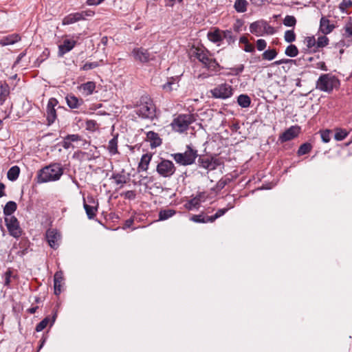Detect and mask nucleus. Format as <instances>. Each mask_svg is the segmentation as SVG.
Instances as JSON below:
<instances>
[{
  "mask_svg": "<svg viewBox=\"0 0 352 352\" xmlns=\"http://www.w3.org/2000/svg\"><path fill=\"white\" fill-rule=\"evenodd\" d=\"M210 93L212 97L215 99L226 100L231 98L234 94V88L231 85L224 82L217 85L210 89Z\"/></svg>",
  "mask_w": 352,
  "mask_h": 352,
  "instance_id": "423d86ee",
  "label": "nucleus"
},
{
  "mask_svg": "<svg viewBox=\"0 0 352 352\" xmlns=\"http://www.w3.org/2000/svg\"><path fill=\"white\" fill-rule=\"evenodd\" d=\"M267 46V43L264 39H258L256 41V47L258 51L263 50Z\"/></svg>",
  "mask_w": 352,
  "mask_h": 352,
  "instance_id": "bf43d9fd",
  "label": "nucleus"
},
{
  "mask_svg": "<svg viewBox=\"0 0 352 352\" xmlns=\"http://www.w3.org/2000/svg\"><path fill=\"white\" fill-rule=\"evenodd\" d=\"M11 276H12V272L10 270L6 271V272L4 274V285L5 286H6V287L10 286Z\"/></svg>",
  "mask_w": 352,
  "mask_h": 352,
  "instance_id": "13d9d810",
  "label": "nucleus"
},
{
  "mask_svg": "<svg viewBox=\"0 0 352 352\" xmlns=\"http://www.w3.org/2000/svg\"><path fill=\"white\" fill-rule=\"evenodd\" d=\"M66 138H67V140H68L71 142H77L78 140H80V137L78 134L67 135L66 136Z\"/></svg>",
  "mask_w": 352,
  "mask_h": 352,
  "instance_id": "680f3d73",
  "label": "nucleus"
},
{
  "mask_svg": "<svg viewBox=\"0 0 352 352\" xmlns=\"http://www.w3.org/2000/svg\"><path fill=\"white\" fill-rule=\"evenodd\" d=\"M208 39L213 43H218L222 41V31L215 29L214 31L208 32Z\"/></svg>",
  "mask_w": 352,
  "mask_h": 352,
  "instance_id": "bb28decb",
  "label": "nucleus"
},
{
  "mask_svg": "<svg viewBox=\"0 0 352 352\" xmlns=\"http://www.w3.org/2000/svg\"><path fill=\"white\" fill-rule=\"evenodd\" d=\"M205 66L212 71H216L217 69L219 67V63L216 61V60L210 57L209 58L208 61L206 63Z\"/></svg>",
  "mask_w": 352,
  "mask_h": 352,
  "instance_id": "8fccbe9b",
  "label": "nucleus"
},
{
  "mask_svg": "<svg viewBox=\"0 0 352 352\" xmlns=\"http://www.w3.org/2000/svg\"><path fill=\"white\" fill-rule=\"evenodd\" d=\"M250 31L257 36H263L265 34L272 35L275 33L274 28L263 20L251 23L250 25Z\"/></svg>",
  "mask_w": 352,
  "mask_h": 352,
  "instance_id": "0eeeda50",
  "label": "nucleus"
},
{
  "mask_svg": "<svg viewBox=\"0 0 352 352\" xmlns=\"http://www.w3.org/2000/svg\"><path fill=\"white\" fill-rule=\"evenodd\" d=\"M311 150V145L309 143H304L300 145L298 150V155H303L307 153H308Z\"/></svg>",
  "mask_w": 352,
  "mask_h": 352,
  "instance_id": "37998d69",
  "label": "nucleus"
},
{
  "mask_svg": "<svg viewBox=\"0 0 352 352\" xmlns=\"http://www.w3.org/2000/svg\"><path fill=\"white\" fill-rule=\"evenodd\" d=\"M325 35L319 36L316 40L317 50L319 48L324 47L329 44V40Z\"/></svg>",
  "mask_w": 352,
  "mask_h": 352,
  "instance_id": "58836bf2",
  "label": "nucleus"
},
{
  "mask_svg": "<svg viewBox=\"0 0 352 352\" xmlns=\"http://www.w3.org/2000/svg\"><path fill=\"white\" fill-rule=\"evenodd\" d=\"M331 131L325 130L321 132V138L324 143H327L331 140Z\"/></svg>",
  "mask_w": 352,
  "mask_h": 352,
  "instance_id": "5fc2aeb1",
  "label": "nucleus"
},
{
  "mask_svg": "<svg viewBox=\"0 0 352 352\" xmlns=\"http://www.w3.org/2000/svg\"><path fill=\"white\" fill-rule=\"evenodd\" d=\"M305 43L307 48L313 52H317L316 39L314 36H307L305 38Z\"/></svg>",
  "mask_w": 352,
  "mask_h": 352,
  "instance_id": "72a5a7b5",
  "label": "nucleus"
},
{
  "mask_svg": "<svg viewBox=\"0 0 352 352\" xmlns=\"http://www.w3.org/2000/svg\"><path fill=\"white\" fill-rule=\"evenodd\" d=\"M104 0H87V3L89 6H98Z\"/></svg>",
  "mask_w": 352,
  "mask_h": 352,
  "instance_id": "338daca9",
  "label": "nucleus"
},
{
  "mask_svg": "<svg viewBox=\"0 0 352 352\" xmlns=\"http://www.w3.org/2000/svg\"><path fill=\"white\" fill-rule=\"evenodd\" d=\"M20 168L17 166H12L7 173V177L10 181H15L19 175Z\"/></svg>",
  "mask_w": 352,
  "mask_h": 352,
  "instance_id": "c85d7f7f",
  "label": "nucleus"
},
{
  "mask_svg": "<svg viewBox=\"0 0 352 352\" xmlns=\"http://www.w3.org/2000/svg\"><path fill=\"white\" fill-rule=\"evenodd\" d=\"M352 6L351 0H342L339 4V9L342 13L346 12V10Z\"/></svg>",
  "mask_w": 352,
  "mask_h": 352,
  "instance_id": "de8ad7c7",
  "label": "nucleus"
},
{
  "mask_svg": "<svg viewBox=\"0 0 352 352\" xmlns=\"http://www.w3.org/2000/svg\"><path fill=\"white\" fill-rule=\"evenodd\" d=\"M348 135V132L344 129H337L334 135V138L337 141L343 140Z\"/></svg>",
  "mask_w": 352,
  "mask_h": 352,
  "instance_id": "09e8293b",
  "label": "nucleus"
},
{
  "mask_svg": "<svg viewBox=\"0 0 352 352\" xmlns=\"http://www.w3.org/2000/svg\"><path fill=\"white\" fill-rule=\"evenodd\" d=\"M178 87L177 83L175 82L174 79L168 80L166 83L162 85V89L166 91H170L173 89H176Z\"/></svg>",
  "mask_w": 352,
  "mask_h": 352,
  "instance_id": "c03bdc74",
  "label": "nucleus"
},
{
  "mask_svg": "<svg viewBox=\"0 0 352 352\" xmlns=\"http://www.w3.org/2000/svg\"><path fill=\"white\" fill-rule=\"evenodd\" d=\"M20 39H21V37L19 36V34H13L8 35L7 36L3 37L1 40L0 44L3 46L12 45V44H14L15 43L18 42L19 41H20Z\"/></svg>",
  "mask_w": 352,
  "mask_h": 352,
  "instance_id": "4be33fe9",
  "label": "nucleus"
},
{
  "mask_svg": "<svg viewBox=\"0 0 352 352\" xmlns=\"http://www.w3.org/2000/svg\"><path fill=\"white\" fill-rule=\"evenodd\" d=\"M10 94V87L6 82L0 83V104H3Z\"/></svg>",
  "mask_w": 352,
  "mask_h": 352,
  "instance_id": "b1692460",
  "label": "nucleus"
},
{
  "mask_svg": "<svg viewBox=\"0 0 352 352\" xmlns=\"http://www.w3.org/2000/svg\"><path fill=\"white\" fill-rule=\"evenodd\" d=\"M98 205V204L97 203L96 206H90L84 202V208L86 211L87 217L89 219H92L96 217V212L97 211Z\"/></svg>",
  "mask_w": 352,
  "mask_h": 352,
  "instance_id": "7c9ffc66",
  "label": "nucleus"
},
{
  "mask_svg": "<svg viewBox=\"0 0 352 352\" xmlns=\"http://www.w3.org/2000/svg\"><path fill=\"white\" fill-rule=\"evenodd\" d=\"M233 208L232 205H229V207L227 208L219 209L214 215L210 216L208 217V220L210 221V223L214 221L217 219L223 216L230 208Z\"/></svg>",
  "mask_w": 352,
  "mask_h": 352,
  "instance_id": "e433bc0d",
  "label": "nucleus"
},
{
  "mask_svg": "<svg viewBox=\"0 0 352 352\" xmlns=\"http://www.w3.org/2000/svg\"><path fill=\"white\" fill-rule=\"evenodd\" d=\"M300 133V127L292 126L287 129L280 136L281 142H287L297 137Z\"/></svg>",
  "mask_w": 352,
  "mask_h": 352,
  "instance_id": "ddd939ff",
  "label": "nucleus"
},
{
  "mask_svg": "<svg viewBox=\"0 0 352 352\" xmlns=\"http://www.w3.org/2000/svg\"><path fill=\"white\" fill-rule=\"evenodd\" d=\"M97 123L95 120H88L86 121V129L89 131H95L96 129Z\"/></svg>",
  "mask_w": 352,
  "mask_h": 352,
  "instance_id": "4d7b16f0",
  "label": "nucleus"
},
{
  "mask_svg": "<svg viewBox=\"0 0 352 352\" xmlns=\"http://www.w3.org/2000/svg\"><path fill=\"white\" fill-rule=\"evenodd\" d=\"M63 174V169L60 164L54 163L41 169L37 174L38 183H46L58 180Z\"/></svg>",
  "mask_w": 352,
  "mask_h": 352,
  "instance_id": "f257e3e1",
  "label": "nucleus"
},
{
  "mask_svg": "<svg viewBox=\"0 0 352 352\" xmlns=\"http://www.w3.org/2000/svg\"><path fill=\"white\" fill-rule=\"evenodd\" d=\"M78 14L81 16L80 20H85L87 17H91L95 14V12L92 10H85L78 12Z\"/></svg>",
  "mask_w": 352,
  "mask_h": 352,
  "instance_id": "6e6d98bb",
  "label": "nucleus"
},
{
  "mask_svg": "<svg viewBox=\"0 0 352 352\" xmlns=\"http://www.w3.org/2000/svg\"><path fill=\"white\" fill-rule=\"evenodd\" d=\"M277 55V52L276 50H267L265 51L263 54V58L267 60H273Z\"/></svg>",
  "mask_w": 352,
  "mask_h": 352,
  "instance_id": "79ce46f5",
  "label": "nucleus"
},
{
  "mask_svg": "<svg viewBox=\"0 0 352 352\" xmlns=\"http://www.w3.org/2000/svg\"><path fill=\"white\" fill-rule=\"evenodd\" d=\"M156 108L153 100L148 96L141 97L135 109V113L143 119L153 120L155 117Z\"/></svg>",
  "mask_w": 352,
  "mask_h": 352,
  "instance_id": "f03ea898",
  "label": "nucleus"
},
{
  "mask_svg": "<svg viewBox=\"0 0 352 352\" xmlns=\"http://www.w3.org/2000/svg\"><path fill=\"white\" fill-rule=\"evenodd\" d=\"M134 59L140 63H144L153 59V56L151 54L148 50L143 47L134 48L131 52Z\"/></svg>",
  "mask_w": 352,
  "mask_h": 352,
  "instance_id": "9d476101",
  "label": "nucleus"
},
{
  "mask_svg": "<svg viewBox=\"0 0 352 352\" xmlns=\"http://www.w3.org/2000/svg\"><path fill=\"white\" fill-rule=\"evenodd\" d=\"M208 52L207 51H204L202 49L197 48L195 50V56L196 58L204 65L208 63L209 59Z\"/></svg>",
  "mask_w": 352,
  "mask_h": 352,
  "instance_id": "393cba45",
  "label": "nucleus"
},
{
  "mask_svg": "<svg viewBox=\"0 0 352 352\" xmlns=\"http://www.w3.org/2000/svg\"><path fill=\"white\" fill-rule=\"evenodd\" d=\"M99 66V64L97 62L92 63H86L82 67L81 69L84 71H87L89 69H94Z\"/></svg>",
  "mask_w": 352,
  "mask_h": 352,
  "instance_id": "864d4df0",
  "label": "nucleus"
},
{
  "mask_svg": "<svg viewBox=\"0 0 352 352\" xmlns=\"http://www.w3.org/2000/svg\"><path fill=\"white\" fill-rule=\"evenodd\" d=\"M230 69L232 70L233 74L238 75L243 71L244 65L241 64L235 67H232Z\"/></svg>",
  "mask_w": 352,
  "mask_h": 352,
  "instance_id": "052dcab7",
  "label": "nucleus"
},
{
  "mask_svg": "<svg viewBox=\"0 0 352 352\" xmlns=\"http://www.w3.org/2000/svg\"><path fill=\"white\" fill-rule=\"evenodd\" d=\"M335 28L334 25L330 23V21L323 16L320 19V30L324 34H328L331 33L333 29Z\"/></svg>",
  "mask_w": 352,
  "mask_h": 352,
  "instance_id": "dca6fc26",
  "label": "nucleus"
},
{
  "mask_svg": "<svg viewBox=\"0 0 352 352\" xmlns=\"http://www.w3.org/2000/svg\"><path fill=\"white\" fill-rule=\"evenodd\" d=\"M107 149L111 155L118 153L117 137H113L109 141Z\"/></svg>",
  "mask_w": 352,
  "mask_h": 352,
  "instance_id": "c756f323",
  "label": "nucleus"
},
{
  "mask_svg": "<svg viewBox=\"0 0 352 352\" xmlns=\"http://www.w3.org/2000/svg\"><path fill=\"white\" fill-rule=\"evenodd\" d=\"M176 170L173 162L168 160H162L156 167L157 173L163 177H171Z\"/></svg>",
  "mask_w": 352,
  "mask_h": 352,
  "instance_id": "6e6552de",
  "label": "nucleus"
},
{
  "mask_svg": "<svg viewBox=\"0 0 352 352\" xmlns=\"http://www.w3.org/2000/svg\"><path fill=\"white\" fill-rule=\"evenodd\" d=\"M68 107L71 109H77L83 104V100L79 99L73 94H69L65 97Z\"/></svg>",
  "mask_w": 352,
  "mask_h": 352,
  "instance_id": "a211bd4d",
  "label": "nucleus"
},
{
  "mask_svg": "<svg viewBox=\"0 0 352 352\" xmlns=\"http://www.w3.org/2000/svg\"><path fill=\"white\" fill-rule=\"evenodd\" d=\"M283 24L287 27H294L296 24V19L294 16L287 15L283 20Z\"/></svg>",
  "mask_w": 352,
  "mask_h": 352,
  "instance_id": "49530a36",
  "label": "nucleus"
},
{
  "mask_svg": "<svg viewBox=\"0 0 352 352\" xmlns=\"http://www.w3.org/2000/svg\"><path fill=\"white\" fill-rule=\"evenodd\" d=\"M344 32L343 36L345 38H352V21H348L343 28Z\"/></svg>",
  "mask_w": 352,
  "mask_h": 352,
  "instance_id": "a18cd8bd",
  "label": "nucleus"
},
{
  "mask_svg": "<svg viewBox=\"0 0 352 352\" xmlns=\"http://www.w3.org/2000/svg\"><path fill=\"white\" fill-rule=\"evenodd\" d=\"M200 166L208 170H214L216 168V164L212 162V160L209 157H199L198 160Z\"/></svg>",
  "mask_w": 352,
  "mask_h": 352,
  "instance_id": "412c9836",
  "label": "nucleus"
},
{
  "mask_svg": "<svg viewBox=\"0 0 352 352\" xmlns=\"http://www.w3.org/2000/svg\"><path fill=\"white\" fill-rule=\"evenodd\" d=\"M237 102L238 104L243 107V108H247L250 107L251 103L250 98L245 94H241L238 96L237 98Z\"/></svg>",
  "mask_w": 352,
  "mask_h": 352,
  "instance_id": "473e14b6",
  "label": "nucleus"
},
{
  "mask_svg": "<svg viewBox=\"0 0 352 352\" xmlns=\"http://www.w3.org/2000/svg\"><path fill=\"white\" fill-rule=\"evenodd\" d=\"M135 196V192L133 190H128L124 193L125 198L129 199H134Z\"/></svg>",
  "mask_w": 352,
  "mask_h": 352,
  "instance_id": "0e129e2a",
  "label": "nucleus"
},
{
  "mask_svg": "<svg viewBox=\"0 0 352 352\" xmlns=\"http://www.w3.org/2000/svg\"><path fill=\"white\" fill-rule=\"evenodd\" d=\"M210 216H204L203 214H195L190 217V220L196 223H208L210 222L208 220Z\"/></svg>",
  "mask_w": 352,
  "mask_h": 352,
  "instance_id": "a19ab883",
  "label": "nucleus"
},
{
  "mask_svg": "<svg viewBox=\"0 0 352 352\" xmlns=\"http://www.w3.org/2000/svg\"><path fill=\"white\" fill-rule=\"evenodd\" d=\"M124 170H122L121 173H113L111 179H113L117 185H123L127 182V177L124 174Z\"/></svg>",
  "mask_w": 352,
  "mask_h": 352,
  "instance_id": "5701e85b",
  "label": "nucleus"
},
{
  "mask_svg": "<svg viewBox=\"0 0 352 352\" xmlns=\"http://www.w3.org/2000/svg\"><path fill=\"white\" fill-rule=\"evenodd\" d=\"M244 50L247 52H252L254 51V47L252 44L248 42V43L245 44Z\"/></svg>",
  "mask_w": 352,
  "mask_h": 352,
  "instance_id": "69168bd1",
  "label": "nucleus"
},
{
  "mask_svg": "<svg viewBox=\"0 0 352 352\" xmlns=\"http://www.w3.org/2000/svg\"><path fill=\"white\" fill-rule=\"evenodd\" d=\"M96 89V83L93 81H89L80 85L78 89L82 91L84 96H88L91 95Z\"/></svg>",
  "mask_w": 352,
  "mask_h": 352,
  "instance_id": "f3484780",
  "label": "nucleus"
},
{
  "mask_svg": "<svg viewBox=\"0 0 352 352\" xmlns=\"http://www.w3.org/2000/svg\"><path fill=\"white\" fill-rule=\"evenodd\" d=\"M63 146L65 149H68L72 146V142L67 140L66 137L64 138V140L63 142Z\"/></svg>",
  "mask_w": 352,
  "mask_h": 352,
  "instance_id": "774afa93",
  "label": "nucleus"
},
{
  "mask_svg": "<svg viewBox=\"0 0 352 352\" xmlns=\"http://www.w3.org/2000/svg\"><path fill=\"white\" fill-rule=\"evenodd\" d=\"M63 284V274L59 271L55 273L54 276V294L59 295L61 292V287Z\"/></svg>",
  "mask_w": 352,
  "mask_h": 352,
  "instance_id": "2eb2a0df",
  "label": "nucleus"
},
{
  "mask_svg": "<svg viewBox=\"0 0 352 352\" xmlns=\"http://www.w3.org/2000/svg\"><path fill=\"white\" fill-rule=\"evenodd\" d=\"M223 39L226 40L228 44H231L234 43V41H236V37L233 36L232 31L226 30L222 31V40Z\"/></svg>",
  "mask_w": 352,
  "mask_h": 352,
  "instance_id": "4c0bfd02",
  "label": "nucleus"
},
{
  "mask_svg": "<svg viewBox=\"0 0 352 352\" xmlns=\"http://www.w3.org/2000/svg\"><path fill=\"white\" fill-rule=\"evenodd\" d=\"M151 155L147 153L142 156L138 167V172L146 171L148 170L149 163L151 160Z\"/></svg>",
  "mask_w": 352,
  "mask_h": 352,
  "instance_id": "aec40b11",
  "label": "nucleus"
},
{
  "mask_svg": "<svg viewBox=\"0 0 352 352\" xmlns=\"http://www.w3.org/2000/svg\"><path fill=\"white\" fill-rule=\"evenodd\" d=\"M76 41L71 39H65L58 46V56L62 57L66 53L70 52L76 45Z\"/></svg>",
  "mask_w": 352,
  "mask_h": 352,
  "instance_id": "4468645a",
  "label": "nucleus"
},
{
  "mask_svg": "<svg viewBox=\"0 0 352 352\" xmlns=\"http://www.w3.org/2000/svg\"><path fill=\"white\" fill-rule=\"evenodd\" d=\"M16 204L14 201H10L7 202L3 208V214L6 217H12V214L16 211Z\"/></svg>",
  "mask_w": 352,
  "mask_h": 352,
  "instance_id": "cd10ccee",
  "label": "nucleus"
},
{
  "mask_svg": "<svg viewBox=\"0 0 352 352\" xmlns=\"http://www.w3.org/2000/svg\"><path fill=\"white\" fill-rule=\"evenodd\" d=\"M5 222L11 236L14 238H19L21 235L22 230L19 226V223L15 217H6Z\"/></svg>",
  "mask_w": 352,
  "mask_h": 352,
  "instance_id": "1a4fd4ad",
  "label": "nucleus"
},
{
  "mask_svg": "<svg viewBox=\"0 0 352 352\" xmlns=\"http://www.w3.org/2000/svg\"><path fill=\"white\" fill-rule=\"evenodd\" d=\"M285 54L289 57H295L298 55V50L294 45H289L285 50Z\"/></svg>",
  "mask_w": 352,
  "mask_h": 352,
  "instance_id": "ea45409f",
  "label": "nucleus"
},
{
  "mask_svg": "<svg viewBox=\"0 0 352 352\" xmlns=\"http://www.w3.org/2000/svg\"><path fill=\"white\" fill-rule=\"evenodd\" d=\"M248 3L246 0H236L234 8L237 12H245Z\"/></svg>",
  "mask_w": 352,
  "mask_h": 352,
  "instance_id": "f704fd0d",
  "label": "nucleus"
},
{
  "mask_svg": "<svg viewBox=\"0 0 352 352\" xmlns=\"http://www.w3.org/2000/svg\"><path fill=\"white\" fill-rule=\"evenodd\" d=\"M58 100L54 98H51L48 100L46 109V113L47 120L49 125L53 124L56 119L57 116L55 107L58 104Z\"/></svg>",
  "mask_w": 352,
  "mask_h": 352,
  "instance_id": "9b49d317",
  "label": "nucleus"
},
{
  "mask_svg": "<svg viewBox=\"0 0 352 352\" xmlns=\"http://www.w3.org/2000/svg\"><path fill=\"white\" fill-rule=\"evenodd\" d=\"M46 239L49 245L53 249H57L60 244V234L54 229H50L46 232Z\"/></svg>",
  "mask_w": 352,
  "mask_h": 352,
  "instance_id": "f8f14e48",
  "label": "nucleus"
},
{
  "mask_svg": "<svg viewBox=\"0 0 352 352\" xmlns=\"http://www.w3.org/2000/svg\"><path fill=\"white\" fill-rule=\"evenodd\" d=\"M284 38L287 43H292L296 40V34L294 30H287L285 32Z\"/></svg>",
  "mask_w": 352,
  "mask_h": 352,
  "instance_id": "3c124183",
  "label": "nucleus"
},
{
  "mask_svg": "<svg viewBox=\"0 0 352 352\" xmlns=\"http://www.w3.org/2000/svg\"><path fill=\"white\" fill-rule=\"evenodd\" d=\"M176 214V211L173 209L161 210L159 212V220L164 221Z\"/></svg>",
  "mask_w": 352,
  "mask_h": 352,
  "instance_id": "2f4dec72",
  "label": "nucleus"
},
{
  "mask_svg": "<svg viewBox=\"0 0 352 352\" xmlns=\"http://www.w3.org/2000/svg\"><path fill=\"white\" fill-rule=\"evenodd\" d=\"M173 160L179 165L188 166L192 164L198 157L197 150L192 148L190 145L186 146V149L184 153H177L172 154Z\"/></svg>",
  "mask_w": 352,
  "mask_h": 352,
  "instance_id": "20e7f679",
  "label": "nucleus"
},
{
  "mask_svg": "<svg viewBox=\"0 0 352 352\" xmlns=\"http://www.w3.org/2000/svg\"><path fill=\"white\" fill-rule=\"evenodd\" d=\"M146 139L150 142L151 147H157L162 144V139L160 138L158 133L154 131H148L146 133Z\"/></svg>",
  "mask_w": 352,
  "mask_h": 352,
  "instance_id": "6ab92c4d",
  "label": "nucleus"
},
{
  "mask_svg": "<svg viewBox=\"0 0 352 352\" xmlns=\"http://www.w3.org/2000/svg\"><path fill=\"white\" fill-rule=\"evenodd\" d=\"M296 62L295 60L292 59H280L274 62V64L276 65H279L284 63H294Z\"/></svg>",
  "mask_w": 352,
  "mask_h": 352,
  "instance_id": "e2e57ef3",
  "label": "nucleus"
},
{
  "mask_svg": "<svg viewBox=\"0 0 352 352\" xmlns=\"http://www.w3.org/2000/svg\"><path fill=\"white\" fill-rule=\"evenodd\" d=\"M195 121V118L192 114H179L173 119L171 126L174 131L183 133L186 131L188 129L189 125Z\"/></svg>",
  "mask_w": 352,
  "mask_h": 352,
  "instance_id": "39448f33",
  "label": "nucleus"
},
{
  "mask_svg": "<svg viewBox=\"0 0 352 352\" xmlns=\"http://www.w3.org/2000/svg\"><path fill=\"white\" fill-rule=\"evenodd\" d=\"M200 198L196 197L189 200L186 204L185 207L186 209L191 210L194 208H197L200 205Z\"/></svg>",
  "mask_w": 352,
  "mask_h": 352,
  "instance_id": "c9c22d12",
  "label": "nucleus"
},
{
  "mask_svg": "<svg viewBox=\"0 0 352 352\" xmlns=\"http://www.w3.org/2000/svg\"><path fill=\"white\" fill-rule=\"evenodd\" d=\"M50 322V318L49 317L45 318L43 320H42L36 327V331L37 332H40L43 331L48 324Z\"/></svg>",
  "mask_w": 352,
  "mask_h": 352,
  "instance_id": "603ef678",
  "label": "nucleus"
},
{
  "mask_svg": "<svg viewBox=\"0 0 352 352\" xmlns=\"http://www.w3.org/2000/svg\"><path fill=\"white\" fill-rule=\"evenodd\" d=\"M81 16L78 12L69 14L63 19V25H70L80 21Z\"/></svg>",
  "mask_w": 352,
  "mask_h": 352,
  "instance_id": "a878e982",
  "label": "nucleus"
},
{
  "mask_svg": "<svg viewBox=\"0 0 352 352\" xmlns=\"http://www.w3.org/2000/svg\"><path fill=\"white\" fill-rule=\"evenodd\" d=\"M339 85L340 81L335 76L331 74H324L320 75L316 81V87L321 91L330 93Z\"/></svg>",
  "mask_w": 352,
  "mask_h": 352,
  "instance_id": "7ed1b4c3",
  "label": "nucleus"
}]
</instances>
